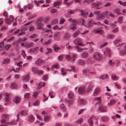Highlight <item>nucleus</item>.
<instances>
[{
    "label": "nucleus",
    "mask_w": 126,
    "mask_h": 126,
    "mask_svg": "<svg viewBox=\"0 0 126 126\" xmlns=\"http://www.w3.org/2000/svg\"><path fill=\"white\" fill-rule=\"evenodd\" d=\"M93 56L94 58L97 60H99L102 59L101 55L98 52H94L93 54Z\"/></svg>",
    "instance_id": "1"
},
{
    "label": "nucleus",
    "mask_w": 126,
    "mask_h": 126,
    "mask_svg": "<svg viewBox=\"0 0 126 126\" xmlns=\"http://www.w3.org/2000/svg\"><path fill=\"white\" fill-rule=\"evenodd\" d=\"M5 97V103L4 104V105L6 106L8 104L10 100V99L9 96V94L5 93L4 94Z\"/></svg>",
    "instance_id": "2"
},
{
    "label": "nucleus",
    "mask_w": 126,
    "mask_h": 126,
    "mask_svg": "<svg viewBox=\"0 0 126 126\" xmlns=\"http://www.w3.org/2000/svg\"><path fill=\"white\" fill-rule=\"evenodd\" d=\"M85 21L84 19H82V25H83L86 27H88L90 28L92 27V26L91 25V21H89L87 24V26L85 24Z\"/></svg>",
    "instance_id": "3"
},
{
    "label": "nucleus",
    "mask_w": 126,
    "mask_h": 126,
    "mask_svg": "<svg viewBox=\"0 0 126 126\" xmlns=\"http://www.w3.org/2000/svg\"><path fill=\"white\" fill-rule=\"evenodd\" d=\"M101 92L100 89L98 88H96L95 89L93 95L94 96H96L98 95V94Z\"/></svg>",
    "instance_id": "4"
},
{
    "label": "nucleus",
    "mask_w": 126,
    "mask_h": 126,
    "mask_svg": "<svg viewBox=\"0 0 126 126\" xmlns=\"http://www.w3.org/2000/svg\"><path fill=\"white\" fill-rule=\"evenodd\" d=\"M78 102L80 105H85L87 103L86 100L82 98H79L78 100Z\"/></svg>",
    "instance_id": "5"
},
{
    "label": "nucleus",
    "mask_w": 126,
    "mask_h": 126,
    "mask_svg": "<svg viewBox=\"0 0 126 126\" xmlns=\"http://www.w3.org/2000/svg\"><path fill=\"white\" fill-rule=\"evenodd\" d=\"M20 98L18 96L15 97L13 98V101L16 104L19 103L21 100Z\"/></svg>",
    "instance_id": "6"
},
{
    "label": "nucleus",
    "mask_w": 126,
    "mask_h": 126,
    "mask_svg": "<svg viewBox=\"0 0 126 126\" xmlns=\"http://www.w3.org/2000/svg\"><path fill=\"white\" fill-rule=\"evenodd\" d=\"M43 19L42 18H38L36 24L38 26H43V25L41 24Z\"/></svg>",
    "instance_id": "7"
},
{
    "label": "nucleus",
    "mask_w": 126,
    "mask_h": 126,
    "mask_svg": "<svg viewBox=\"0 0 126 126\" xmlns=\"http://www.w3.org/2000/svg\"><path fill=\"white\" fill-rule=\"evenodd\" d=\"M34 45V43L32 42L27 43H25L24 46L26 47L27 48H29L32 47Z\"/></svg>",
    "instance_id": "8"
},
{
    "label": "nucleus",
    "mask_w": 126,
    "mask_h": 126,
    "mask_svg": "<svg viewBox=\"0 0 126 126\" xmlns=\"http://www.w3.org/2000/svg\"><path fill=\"white\" fill-rule=\"evenodd\" d=\"M116 103V101L115 100L111 99L110 100V102L108 104V105L109 106H113Z\"/></svg>",
    "instance_id": "9"
},
{
    "label": "nucleus",
    "mask_w": 126,
    "mask_h": 126,
    "mask_svg": "<svg viewBox=\"0 0 126 126\" xmlns=\"http://www.w3.org/2000/svg\"><path fill=\"white\" fill-rule=\"evenodd\" d=\"M78 92L79 94H82L85 92V89L84 88L81 87L79 88L78 89Z\"/></svg>",
    "instance_id": "10"
},
{
    "label": "nucleus",
    "mask_w": 126,
    "mask_h": 126,
    "mask_svg": "<svg viewBox=\"0 0 126 126\" xmlns=\"http://www.w3.org/2000/svg\"><path fill=\"white\" fill-rule=\"evenodd\" d=\"M98 110L99 111L103 112L106 111L107 110V108L103 106H102L99 108Z\"/></svg>",
    "instance_id": "11"
},
{
    "label": "nucleus",
    "mask_w": 126,
    "mask_h": 126,
    "mask_svg": "<svg viewBox=\"0 0 126 126\" xmlns=\"http://www.w3.org/2000/svg\"><path fill=\"white\" fill-rule=\"evenodd\" d=\"M33 5L32 4L28 3L27 5L24 6L23 8L25 10L27 9H29L32 8L33 7Z\"/></svg>",
    "instance_id": "12"
},
{
    "label": "nucleus",
    "mask_w": 126,
    "mask_h": 126,
    "mask_svg": "<svg viewBox=\"0 0 126 126\" xmlns=\"http://www.w3.org/2000/svg\"><path fill=\"white\" fill-rule=\"evenodd\" d=\"M82 42V39L80 38H78L75 39L74 41V43L76 45H78L79 42Z\"/></svg>",
    "instance_id": "13"
},
{
    "label": "nucleus",
    "mask_w": 126,
    "mask_h": 126,
    "mask_svg": "<svg viewBox=\"0 0 126 126\" xmlns=\"http://www.w3.org/2000/svg\"><path fill=\"white\" fill-rule=\"evenodd\" d=\"M35 119L34 117L32 115H30L28 117V120L30 122H32L34 121Z\"/></svg>",
    "instance_id": "14"
},
{
    "label": "nucleus",
    "mask_w": 126,
    "mask_h": 126,
    "mask_svg": "<svg viewBox=\"0 0 126 126\" xmlns=\"http://www.w3.org/2000/svg\"><path fill=\"white\" fill-rule=\"evenodd\" d=\"M71 35L67 32H65L63 38L65 39H68L70 38Z\"/></svg>",
    "instance_id": "15"
},
{
    "label": "nucleus",
    "mask_w": 126,
    "mask_h": 126,
    "mask_svg": "<svg viewBox=\"0 0 126 126\" xmlns=\"http://www.w3.org/2000/svg\"><path fill=\"white\" fill-rule=\"evenodd\" d=\"M80 12L81 13V15L84 17H86L88 15V13L87 12H84L83 10H81L80 11Z\"/></svg>",
    "instance_id": "16"
},
{
    "label": "nucleus",
    "mask_w": 126,
    "mask_h": 126,
    "mask_svg": "<svg viewBox=\"0 0 126 126\" xmlns=\"http://www.w3.org/2000/svg\"><path fill=\"white\" fill-rule=\"evenodd\" d=\"M69 29H71L72 30L74 31L76 29V26L74 24H72L70 25Z\"/></svg>",
    "instance_id": "17"
},
{
    "label": "nucleus",
    "mask_w": 126,
    "mask_h": 126,
    "mask_svg": "<svg viewBox=\"0 0 126 126\" xmlns=\"http://www.w3.org/2000/svg\"><path fill=\"white\" fill-rule=\"evenodd\" d=\"M91 5L93 7H96V9L97 10H99L101 9V7H98L97 3H92L91 4Z\"/></svg>",
    "instance_id": "18"
},
{
    "label": "nucleus",
    "mask_w": 126,
    "mask_h": 126,
    "mask_svg": "<svg viewBox=\"0 0 126 126\" xmlns=\"http://www.w3.org/2000/svg\"><path fill=\"white\" fill-rule=\"evenodd\" d=\"M36 117L37 119L38 120H37L34 123H39L40 121L42 120V119L41 116L38 115V114H36Z\"/></svg>",
    "instance_id": "19"
},
{
    "label": "nucleus",
    "mask_w": 126,
    "mask_h": 126,
    "mask_svg": "<svg viewBox=\"0 0 126 126\" xmlns=\"http://www.w3.org/2000/svg\"><path fill=\"white\" fill-rule=\"evenodd\" d=\"M78 62L79 64L80 65H83L85 64V62L82 59H79V60Z\"/></svg>",
    "instance_id": "20"
},
{
    "label": "nucleus",
    "mask_w": 126,
    "mask_h": 126,
    "mask_svg": "<svg viewBox=\"0 0 126 126\" xmlns=\"http://www.w3.org/2000/svg\"><path fill=\"white\" fill-rule=\"evenodd\" d=\"M107 12V11H106L105 12H103L102 14H100L99 15L100 16L99 19L102 20L104 19L105 18V16H103V15H105Z\"/></svg>",
    "instance_id": "21"
},
{
    "label": "nucleus",
    "mask_w": 126,
    "mask_h": 126,
    "mask_svg": "<svg viewBox=\"0 0 126 126\" xmlns=\"http://www.w3.org/2000/svg\"><path fill=\"white\" fill-rule=\"evenodd\" d=\"M119 55L122 56H123L126 54V51L124 50H121L119 51Z\"/></svg>",
    "instance_id": "22"
},
{
    "label": "nucleus",
    "mask_w": 126,
    "mask_h": 126,
    "mask_svg": "<svg viewBox=\"0 0 126 126\" xmlns=\"http://www.w3.org/2000/svg\"><path fill=\"white\" fill-rule=\"evenodd\" d=\"M10 87L12 89L16 88L18 87V85L16 83L14 82L11 84Z\"/></svg>",
    "instance_id": "23"
},
{
    "label": "nucleus",
    "mask_w": 126,
    "mask_h": 126,
    "mask_svg": "<svg viewBox=\"0 0 126 126\" xmlns=\"http://www.w3.org/2000/svg\"><path fill=\"white\" fill-rule=\"evenodd\" d=\"M120 9L118 8H115L114 10V12L115 13H116L117 14V15H118L119 14H121L122 13H120Z\"/></svg>",
    "instance_id": "24"
},
{
    "label": "nucleus",
    "mask_w": 126,
    "mask_h": 126,
    "mask_svg": "<svg viewBox=\"0 0 126 126\" xmlns=\"http://www.w3.org/2000/svg\"><path fill=\"white\" fill-rule=\"evenodd\" d=\"M114 37V35L111 34H109L107 35V37L108 39H113Z\"/></svg>",
    "instance_id": "25"
},
{
    "label": "nucleus",
    "mask_w": 126,
    "mask_h": 126,
    "mask_svg": "<svg viewBox=\"0 0 126 126\" xmlns=\"http://www.w3.org/2000/svg\"><path fill=\"white\" fill-rule=\"evenodd\" d=\"M60 108L63 111L65 112L66 111V109L64 106L63 103L62 105L60 106Z\"/></svg>",
    "instance_id": "26"
},
{
    "label": "nucleus",
    "mask_w": 126,
    "mask_h": 126,
    "mask_svg": "<svg viewBox=\"0 0 126 126\" xmlns=\"http://www.w3.org/2000/svg\"><path fill=\"white\" fill-rule=\"evenodd\" d=\"M40 93L39 91L35 92L32 94V96L34 98L37 97Z\"/></svg>",
    "instance_id": "27"
},
{
    "label": "nucleus",
    "mask_w": 126,
    "mask_h": 126,
    "mask_svg": "<svg viewBox=\"0 0 126 126\" xmlns=\"http://www.w3.org/2000/svg\"><path fill=\"white\" fill-rule=\"evenodd\" d=\"M77 57V54L75 53L73 54L71 57V60L73 62H74Z\"/></svg>",
    "instance_id": "28"
},
{
    "label": "nucleus",
    "mask_w": 126,
    "mask_h": 126,
    "mask_svg": "<svg viewBox=\"0 0 126 126\" xmlns=\"http://www.w3.org/2000/svg\"><path fill=\"white\" fill-rule=\"evenodd\" d=\"M61 74L63 76H65L66 74L65 70V68H62L61 69Z\"/></svg>",
    "instance_id": "29"
},
{
    "label": "nucleus",
    "mask_w": 126,
    "mask_h": 126,
    "mask_svg": "<svg viewBox=\"0 0 126 126\" xmlns=\"http://www.w3.org/2000/svg\"><path fill=\"white\" fill-rule=\"evenodd\" d=\"M50 119V117L48 115L44 117L43 120L44 122H47Z\"/></svg>",
    "instance_id": "30"
},
{
    "label": "nucleus",
    "mask_w": 126,
    "mask_h": 126,
    "mask_svg": "<svg viewBox=\"0 0 126 126\" xmlns=\"http://www.w3.org/2000/svg\"><path fill=\"white\" fill-rule=\"evenodd\" d=\"M40 104V101L39 100H37L33 103V105L34 106H38Z\"/></svg>",
    "instance_id": "31"
},
{
    "label": "nucleus",
    "mask_w": 126,
    "mask_h": 126,
    "mask_svg": "<svg viewBox=\"0 0 126 126\" xmlns=\"http://www.w3.org/2000/svg\"><path fill=\"white\" fill-rule=\"evenodd\" d=\"M43 63V61L41 60L38 59L35 62V64L37 65H39Z\"/></svg>",
    "instance_id": "32"
},
{
    "label": "nucleus",
    "mask_w": 126,
    "mask_h": 126,
    "mask_svg": "<svg viewBox=\"0 0 126 126\" xmlns=\"http://www.w3.org/2000/svg\"><path fill=\"white\" fill-rule=\"evenodd\" d=\"M5 23L9 25H10L12 22L11 20L8 18H6L5 19Z\"/></svg>",
    "instance_id": "33"
},
{
    "label": "nucleus",
    "mask_w": 126,
    "mask_h": 126,
    "mask_svg": "<svg viewBox=\"0 0 126 126\" xmlns=\"http://www.w3.org/2000/svg\"><path fill=\"white\" fill-rule=\"evenodd\" d=\"M75 48L77 49V52H80L81 50H83V49L84 50H87V48H79V47L78 46H75Z\"/></svg>",
    "instance_id": "34"
},
{
    "label": "nucleus",
    "mask_w": 126,
    "mask_h": 126,
    "mask_svg": "<svg viewBox=\"0 0 126 126\" xmlns=\"http://www.w3.org/2000/svg\"><path fill=\"white\" fill-rule=\"evenodd\" d=\"M30 79V77L29 75H27L23 79V81L24 82H27L29 81Z\"/></svg>",
    "instance_id": "35"
},
{
    "label": "nucleus",
    "mask_w": 126,
    "mask_h": 126,
    "mask_svg": "<svg viewBox=\"0 0 126 126\" xmlns=\"http://www.w3.org/2000/svg\"><path fill=\"white\" fill-rule=\"evenodd\" d=\"M89 71V69L86 68L82 71V73L83 74L85 75L88 73Z\"/></svg>",
    "instance_id": "36"
},
{
    "label": "nucleus",
    "mask_w": 126,
    "mask_h": 126,
    "mask_svg": "<svg viewBox=\"0 0 126 126\" xmlns=\"http://www.w3.org/2000/svg\"><path fill=\"white\" fill-rule=\"evenodd\" d=\"M121 40L120 38L116 39L114 41V44L115 45H116L121 41Z\"/></svg>",
    "instance_id": "37"
},
{
    "label": "nucleus",
    "mask_w": 126,
    "mask_h": 126,
    "mask_svg": "<svg viewBox=\"0 0 126 126\" xmlns=\"http://www.w3.org/2000/svg\"><path fill=\"white\" fill-rule=\"evenodd\" d=\"M38 70V69L37 67H33L32 68V71L34 74H35L37 73Z\"/></svg>",
    "instance_id": "38"
},
{
    "label": "nucleus",
    "mask_w": 126,
    "mask_h": 126,
    "mask_svg": "<svg viewBox=\"0 0 126 126\" xmlns=\"http://www.w3.org/2000/svg\"><path fill=\"white\" fill-rule=\"evenodd\" d=\"M101 119L104 121H106L109 119V118L107 116H103L101 117Z\"/></svg>",
    "instance_id": "39"
},
{
    "label": "nucleus",
    "mask_w": 126,
    "mask_h": 126,
    "mask_svg": "<svg viewBox=\"0 0 126 126\" xmlns=\"http://www.w3.org/2000/svg\"><path fill=\"white\" fill-rule=\"evenodd\" d=\"M58 20L57 19H55L53 20L51 22V24L52 25L57 24L58 23Z\"/></svg>",
    "instance_id": "40"
},
{
    "label": "nucleus",
    "mask_w": 126,
    "mask_h": 126,
    "mask_svg": "<svg viewBox=\"0 0 126 126\" xmlns=\"http://www.w3.org/2000/svg\"><path fill=\"white\" fill-rule=\"evenodd\" d=\"M10 61V59L9 58H6L4 59L3 62H2V63L3 64H5L9 63Z\"/></svg>",
    "instance_id": "41"
},
{
    "label": "nucleus",
    "mask_w": 126,
    "mask_h": 126,
    "mask_svg": "<svg viewBox=\"0 0 126 126\" xmlns=\"http://www.w3.org/2000/svg\"><path fill=\"white\" fill-rule=\"evenodd\" d=\"M53 48L54 51L57 52L60 48L57 47L56 45H54L53 47Z\"/></svg>",
    "instance_id": "42"
},
{
    "label": "nucleus",
    "mask_w": 126,
    "mask_h": 126,
    "mask_svg": "<svg viewBox=\"0 0 126 126\" xmlns=\"http://www.w3.org/2000/svg\"><path fill=\"white\" fill-rule=\"evenodd\" d=\"M88 53L86 52H83L81 54L82 57L84 58H87L88 57Z\"/></svg>",
    "instance_id": "43"
},
{
    "label": "nucleus",
    "mask_w": 126,
    "mask_h": 126,
    "mask_svg": "<svg viewBox=\"0 0 126 126\" xmlns=\"http://www.w3.org/2000/svg\"><path fill=\"white\" fill-rule=\"evenodd\" d=\"M79 30H77L73 34V36L75 37L77 36L79 34Z\"/></svg>",
    "instance_id": "44"
},
{
    "label": "nucleus",
    "mask_w": 126,
    "mask_h": 126,
    "mask_svg": "<svg viewBox=\"0 0 126 126\" xmlns=\"http://www.w3.org/2000/svg\"><path fill=\"white\" fill-rule=\"evenodd\" d=\"M61 32H57L54 34V37L55 38L60 36Z\"/></svg>",
    "instance_id": "45"
},
{
    "label": "nucleus",
    "mask_w": 126,
    "mask_h": 126,
    "mask_svg": "<svg viewBox=\"0 0 126 126\" xmlns=\"http://www.w3.org/2000/svg\"><path fill=\"white\" fill-rule=\"evenodd\" d=\"M115 62L113 60H110L109 61V64L111 66H113Z\"/></svg>",
    "instance_id": "46"
},
{
    "label": "nucleus",
    "mask_w": 126,
    "mask_h": 126,
    "mask_svg": "<svg viewBox=\"0 0 126 126\" xmlns=\"http://www.w3.org/2000/svg\"><path fill=\"white\" fill-rule=\"evenodd\" d=\"M111 79H112L115 80H117L118 79L117 77L114 75H112L111 76Z\"/></svg>",
    "instance_id": "47"
},
{
    "label": "nucleus",
    "mask_w": 126,
    "mask_h": 126,
    "mask_svg": "<svg viewBox=\"0 0 126 126\" xmlns=\"http://www.w3.org/2000/svg\"><path fill=\"white\" fill-rule=\"evenodd\" d=\"M106 53L108 54V56H109L111 54L110 49L109 48H107L106 49Z\"/></svg>",
    "instance_id": "48"
},
{
    "label": "nucleus",
    "mask_w": 126,
    "mask_h": 126,
    "mask_svg": "<svg viewBox=\"0 0 126 126\" xmlns=\"http://www.w3.org/2000/svg\"><path fill=\"white\" fill-rule=\"evenodd\" d=\"M95 32L96 33L101 34L104 33V31L103 30H97L95 31Z\"/></svg>",
    "instance_id": "49"
},
{
    "label": "nucleus",
    "mask_w": 126,
    "mask_h": 126,
    "mask_svg": "<svg viewBox=\"0 0 126 126\" xmlns=\"http://www.w3.org/2000/svg\"><path fill=\"white\" fill-rule=\"evenodd\" d=\"M38 50L39 47H36L33 48V52L34 53H36L38 52Z\"/></svg>",
    "instance_id": "50"
},
{
    "label": "nucleus",
    "mask_w": 126,
    "mask_h": 126,
    "mask_svg": "<svg viewBox=\"0 0 126 126\" xmlns=\"http://www.w3.org/2000/svg\"><path fill=\"white\" fill-rule=\"evenodd\" d=\"M51 40H52L51 39L48 40L47 41L43 43V45H48L51 41Z\"/></svg>",
    "instance_id": "51"
},
{
    "label": "nucleus",
    "mask_w": 126,
    "mask_h": 126,
    "mask_svg": "<svg viewBox=\"0 0 126 126\" xmlns=\"http://www.w3.org/2000/svg\"><path fill=\"white\" fill-rule=\"evenodd\" d=\"M1 116L3 118H7L9 117V115L7 114H3L1 115Z\"/></svg>",
    "instance_id": "52"
},
{
    "label": "nucleus",
    "mask_w": 126,
    "mask_h": 126,
    "mask_svg": "<svg viewBox=\"0 0 126 126\" xmlns=\"http://www.w3.org/2000/svg\"><path fill=\"white\" fill-rule=\"evenodd\" d=\"M30 94L28 93H26L24 95V98H29L30 96Z\"/></svg>",
    "instance_id": "53"
},
{
    "label": "nucleus",
    "mask_w": 126,
    "mask_h": 126,
    "mask_svg": "<svg viewBox=\"0 0 126 126\" xmlns=\"http://www.w3.org/2000/svg\"><path fill=\"white\" fill-rule=\"evenodd\" d=\"M68 96L69 98L70 99H72L73 97V94L71 92H70L68 93Z\"/></svg>",
    "instance_id": "54"
},
{
    "label": "nucleus",
    "mask_w": 126,
    "mask_h": 126,
    "mask_svg": "<svg viewBox=\"0 0 126 126\" xmlns=\"http://www.w3.org/2000/svg\"><path fill=\"white\" fill-rule=\"evenodd\" d=\"M118 27L113 29L112 30V32L113 33H115L118 32Z\"/></svg>",
    "instance_id": "55"
},
{
    "label": "nucleus",
    "mask_w": 126,
    "mask_h": 126,
    "mask_svg": "<svg viewBox=\"0 0 126 126\" xmlns=\"http://www.w3.org/2000/svg\"><path fill=\"white\" fill-rule=\"evenodd\" d=\"M27 111L25 110H23L21 112V114L23 116H25L27 114Z\"/></svg>",
    "instance_id": "56"
},
{
    "label": "nucleus",
    "mask_w": 126,
    "mask_h": 126,
    "mask_svg": "<svg viewBox=\"0 0 126 126\" xmlns=\"http://www.w3.org/2000/svg\"><path fill=\"white\" fill-rule=\"evenodd\" d=\"M65 21L66 19H61L59 24H63Z\"/></svg>",
    "instance_id": "57"
},
{
    "label": "nucleus",
    "mask_w": 126,
    "mask_h": 126,
    "mask_svg": "<svg viewBox=\"0 0 126 126\" xmlns=\"http://www.w3.org/2000/svg\"><path fill=\"white\" fill-rule=\"evenodd\" d=\"M123 17L122 16L120 17L118 19V22L120 24L122 23L123 21Z\"/></svg>",
    "instance_id": "58"
},
{
    "label": "nucleus",
    "mask_w": 126,
    "mask_h": 126,
    "mask_svg": "<svg viewBox=\"0 0 126 126\" xmlns=\"http://www.w3.org/2000/svg\"><path fill=\"white\" fill-rule=\"evenodd\" d=\"M63 58V55H59L58 58V60L60 61H61Z\"/></svg>",
    "instance_id": "59"
},
{
    "label": "nucleus",
    "mask_w": 126,
    "mask_h": 126,
    "mask_svg": "<svg viewBox=\"0 0 126 126\" xmlns=\"http://www.w3.org/2000/svg\"><path fill=\"white\" fill-rule=\"evenodd\" d=\"M65 58L67 61H70L71 60V57L69 55H66Z\"/></svg>",
    "instance_id": "60"
},
{
    "label": "nucleus",
    "mask_w": 126,
    "mask_h": 126,
    "mask_svg": "<svg viewBox=\"0 0 126 126\" xmlns=\"http://www.w3.org/2000/svg\"><path fill=\"white\" fill-rule=\"evenodd\" d=\"M29 30L30 32L33 31L34 30V27L33 26L30 27L29 28Z\"/></svg>",
    "instance_id": "61"
},
{
    "label": "nucleus",
    "mask_w": 126,
    "mask_h": 126,
    "mask_svg": "<svg viewBox=\"0 0 126 126\" xmlns=\"http://www.w3.org/2000/svg\"><path fill=\"white\" fill-rule=\"evenodd\" d=\"M94 13L97 15H99L100 14V11H94Z\"/></svg>",
    "instance_id": "62"
},
{
    "label": "nucleus",
    "mask_w": 126,
    "mask_h": 126,
    "mask_svg": "<svg viewBox=\"0 0 126 126\" xmlns=\"http://www.w3.org/2000/svg\"><path fill=\"white\" fill-rule=\"evenodd\" d=\"M107 43L108 42H106L101 45L99 47L100 48H101L103 47H104L107 44Z\"/></svg>",
    "instance_id": "63"
},
{
    "label": "nucleus",
    "mask_w": 126,
    "mask_h": 126,
    "mask_svg": "<svg viewBox=\"0 0 126 126\" xmlns=\"http://www.w3.org/2000/svg\"><path fill=\"white\" fill-rule=\"evenodd\" d=\"M53 93V92L52 91H50L49 93V94L51 98H53L54 97V96L52 95Z\"/></svg>",
    "instance_id": "64"
}]
</instances>
